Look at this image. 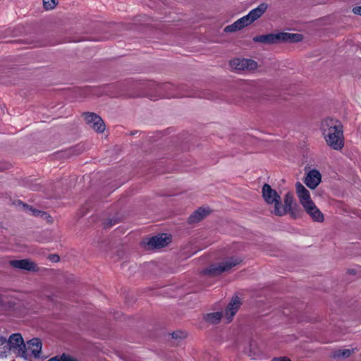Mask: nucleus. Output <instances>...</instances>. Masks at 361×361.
Wrapping results in <instances>:
<instances>
[{"label": "nucleus", "instance_id": "obj_1", "mask_svg": "<svg viewBox=\"0 0 361 361\" xmlns=\"http://www.w3.org/2000/svg\"><path fill=\"white\" fill-rule=\"evenodd\" d=\"M321 130L328 146L337 151L343 149L344 137L340 121L331 118H325L322 122Z\"/></svg>", "mask_w": 361, "mask_h": 361}, {"label": "nucleus", "instance_id": "obj_2", "mask_svg": "<svg viewBox=\"0 0 361 361\" xmlns=\"http://www.w3.org/2000/svg\"><path fill=\"white\" fill-rule=\"evenodd\" d=\"M240 348L252 360H260L263 357V353L257 342L252 338H246L244 339Z\"/></svg>", "mask_w": 361, "mask_h": 361}, {"label": "nucleus", "instance_id": "obj_3", "mask_svg": "<svg viewBox=\"0 0 361 361\" xmlns=\"http://www.w3.org/2000/svg\"><path fill=\"white\" fill-rule=\"evenodd\" d=\"M42 346V343L41 341L37 338H33L28 341L26 344L25 343V349H23V350H24L25 353L20 355V357L25 359L31 357L35 358L39 357Z\"/></svg>", "mask_w": 361, "mask_h": 361}, {"label": "nucleus", "instance_id": "obj_4", "mask_svg": "<svg viewBox=\"0 0 361 361\" xmlns=\"http://www.w3.org/2000/svg\"><path fill=\"white\" fill-rule=\"evenodd\" d=\"M230 66L236 71H253L257 69V63L250 59L237 58L230 61Z\"/></svg>", "mask_w": 361, "mask_h": 361}, {"label": "nucleus", "instance_id": "obj_5", "mask_svg": "<svg viewBox=\"0 0 361 361\" xmlns=\"http://www.w3.org/2000/svg\"><path fill=\"white\" fill-rule=\"evenodd\" d=\"M8 349L13 353L20 357V355H24L25 353L23 349H25V343L23 338L20 334H13L10 336L7 341Z\"/></svg>", "mask_w": 361, "mask_h": 361}, {"label": "nucleus", "instance_id": "obj_6", "mask_svg": "<svg viewBox=\"0 0 361 361\" xmlns=\"http://www.w3.org/2000/svg\"><path fill=\"white\" fill-rule=\"evenodd\" d=\"M295 192L303 209L315 204L311 198L310 191L300 182L295 183Z\"/></svg>", "mask_w": 361, "mask_h": 361}, {"label": "nucleus", "instance_id": "obj_7", "mask_svg": "<svg viewBox=\"0 0 361 361\" xmlns=\"http://www.w3.org/2000/svg\"><path fill=\"white\" fill-rule=\"evenodd\" d=\"M294 198L291 192H287L283 198V204L281 200L279 202L277 207H275L273 212L276 216H283L293 209Z\"/></svg>", "mask_w": 361, "mask_h": 361}, {"label": "nucleus", "instance_id": "obj_8", "mask_svg": "<svg viewBox=\"0 0 361 361\" xmlns=\"http://www.w3.org/2000/svg\"><path fill=\"white\" fill-rule=\"evenodd\" d=\"M84 117L86 123L88 124L90 128L99 133L104 132L105 125L100 116L94 113H85Z\"/></svg>", "mask_w": 361, "mask_h": 361}, {"label": "nucleus", "instance_id": "obj_9", "mask_svg": "<svg viewBox=\"0 0 361 361\" xmlns=\"http://www.w3.org/2000/svg\"><path fill=\"white\" fill-rule=\"evenodd\" d=\"M262 196L267 204H274V207H277L281 200L280 195L268 184H264L262 187Z\"/></svg>", "mask_w": 361, "mask_h": 361}, {"label": "nucleus", "instance_id": "obj_10", "mask_svg": "<svg viewBox=\"0 0 361 361\" xmlns=\"http://www.w3.org/2000/svg\"><path fill=\"white\" fill-rule=\"evenodd\" d=\"M242 297L236 294L233 295L227 305V322H230L242 305Z\"/></svg>", "mask_w": 361, "mask_h": 361}, {"label": "nucleus", "instance_id": "obj_11", "mask_svg": "<svg viewBox=\"0 0 361 361\" xmlns=\"http://www.w3.org/2000/svg\"><path fill=\"white\" fill-rule=\"evenodd\" d=\"M171 242V237L166 233L152 237L149 239L147 245L152 249L161 248Z\"/></svg>", "mask_w": 361, "mask_h": 361}, {"label": "nucleus", "instance_id": "obj_12", "mask_svg": "<svg viewBox=\"0 0 361 361\" xmlns=\"http://www.w3.org/2000/svg\"><path fill=\"white\" fill-rule=\"evenodd\" d=\"M322 176L316 169L310 170L306 175L304 183L310 189H315L321 183Z\"/></svg>", "mask_w": 361, "mask_h": 361}, {"label": "nucleus", "instance_id": "obj_13", "mask_svg": "<svg viewBox=\"0 0 361 361\" xmlns=\"http://www.w3.org/2000/svg\"><path fill=\"white\" fill-rule=\"evenodd\" d=\"M10 264L14 268L26 270L29 271H37V266L30 259H18L10 261Z\"/></svg>", "mask_w": 361, "mask_h": 361}, {"label": "nucleus", "instance_id": "obj_14", "mask_svg": "<svg viewBox=\"0 0 361 361\" xmlns=\"http://www.w3.org/2000/svg\"><path fill=\"white\" fill-rule=\"evenodd\" d=\"M211 212L209 207H200L195 210L188 218L189 224L198 223L207 216Z\"/></svg>", "mask_w": 361, "mask_h": 361}, {"label": "nucleus", "instance_id": "obj_15", "mask_svg": "<svg viewBox=\"0 0 361 361\" xmlns=\"http://www.w3.org/2000/svg\"><path fill=\"white\" fill-rule=\"evenodd\" d=\"M255 42L271 44L280 42V35L279 33H270L268 35H258L253 38Z\"/></svg>", "mask_w": 361, "mask_h": 361}, {"label": "nucleus", "instance_id": "obj_16", "mask_svg": "<svg viewBox=\"0 0 361 361\" xmlns=\"http://www.w3.org/2000/svg\"><path fill=\"white\" fill-rule=\"evenodd\" d=\"M267 8L268 4L262 3L257 8L252 9L248 14H247L251 23L259 19L267 11Z\"/></svg>", "mask_w": 361, "mask_h": 361}, {"label": "nucleus", "instance_id": "obj_17", "mask_svg": "<svg viewBox=\"0 0 361 361\" xmlns=\"http://www.w3.org/2000/svg\"><path fill=\"white\" fill-rule=\"evenodd\" d=\"M305 212L311 217L314 221L322 223L324 220V216L322 212L319 210L317 206L314 204L312 206L308 207L304 209Z\"/></svg>", "mask_w": 361, "mask_h": 361}, {"label": "nucleus", "instance_id": "obj_18", "mask_svg": "<svg viewBox=\"0 0 361 361\" xmlns=\"http://www.w3.org/2000/svg\"><path fill=\"white\" fill-rule=\"evenodd\" d=\"M226 270V264H212L209 268L204 271V274L209 276H216L224 272Z\"/></svg>", "mask_w": 361, "mask_h": 361}, {"label": "nucleus", "instance_id": "obj_19", "mask_svg": "<svg viewBox=\"0 0 361 361\" xmlns=\"http://www.w3.org/2000/svg\"><path fill=\"white\" fill-rule=\"evenodd\" d=\"M280 42H297L302 40V35L300 34H293L288 32H279Z\"/></svg>", "mask_w": 361, "mask_h": 361}, {"label": "nucleus", "instance_id": "obj_20", "mask_svg": "<svg viewBox=\"0 0 361 361\" xmlns=\"http://www.w3.org/2000/svg\"><path fill=\"white\" fill-rule=\"evenodd\" d=\"M223 317V314L221 312H216L208 313L204 315V319L205 322L210 324H218Z\"/></svg>", "mask_w": 361, "mask_h": 361}, {"label": "nucleus", "instance_id": "obj_21", "mask_svg": "<svg viewBox=\"0 0 361 361\" xmlns=\"http://www.w3.org/2000/svg\"><path fill=\"white\" fill-rule=\"evenodd\" d=\"M243 259L238 255H231L227 257V270L241 263Z\"/></svg>", "mask_w": 361, "mask_h": 361}, {"label": "nucleus", "instance_id": "obj_22", "mask_svg": "<svg viewBox=\"0 0 361 361\" xmlns=\"http://www.w3.org/2000/svg\"><path fill=\"white\" fill-rule=\"evenodd\" d=\"M354 350L350 349H343V350H338L334 353V356L337 358H346L348 357Z\"/></svg>", "mask_w": 361, "mask_h": 361}, {"label": "nucleus", "instance_id": "obj_23", "mask_svg": "<svg viewBox=\"0 0 361 361\" xmlns=\"http://www.w3.org/2000/svg\"><path fill=\"white\" fill-rule=\"evenodd\" d=\"M236 21H237L239 27H240V29H243V27L251 24V22L250 21L249 18L247 17V15L240 18V19H238Z\"/></svg>", "mask_w": 361, "mask_h": 361}, {"label": "nucleus", "instance_id": "obj_24", "mask_svg": "<svg viewBox=\"0 0 361 361\" xmlns=\"http://www.w3.org/2000/svg\"><path fill=\"white\" fill-rule=\"evenodd\" d=\"M43 4L46 10H51L57 4V0H43Z\"/></svg>", "mask_w": 361, "mask_h": 361}, {"label": "nucleus", "instance_id": "obj_25", "mask_svg": "<svg viewBox=\"0 0 361 361\" xmlns=\"http://www.w3.org/2000/svg\"><path fill=\"white\" fill-rule=\"evenodd\" d=\"M241 30L237 21L234 22L232 25L227 26V32H235Z\"/></svg>", "mask_w": 361, "mask_h": 361}, {"label": "nucleus", "instance_id": "obj_26", "mask_svg": "<svg viewBox=\"0 0 361 361\" xmlns=\"http://www.w3.org/2000/svg\"><path fill=\"white\" fill-rule=\"evenodd\" d=\"M185 94H181L179 93H173V92H169L163 95V97H184Z\"/></svg>", "mask_w": 361, "mask_h": 361}, {"label": "nucleus", "instance_id": "obj_27", "mask_svg": "<svg viewBox=\"0 0 361 361\" xmlns=\"http://www.w3.org/2000/svg\"><path fill=\"white\" fill-rule=\"evenodd\" d=\"M271 361H291L289 358L287 357H274L272 359Z\"/></svg>", "mask_w": 361, "mask_h": 361}, {"label": "nucleus", "instance_id": "obj_28", "mask_svg": "<svg viewBox=\"0 0 361 361\" xmlns=\"http://www.w3.org/2000/svg\"><path fill=\"white\" fill-rule=\"evenodd\" d=\"M353 11L355 14L361 16V6H357L353 8Z\"/></svg>", "mask_w": 361, "mask_h": 361}, {"label": "nucleus", "instance_id": "obj_29", "mask_svg": "<svg viewBox=\"0 0 361 361\" xmlns=\"http://www.w3.org/2000/svg\"><path fill=\"white\" fill-rule=\"evenodd\" d=\"M49 258L52 262H57L59 261V257L56 255H53L50 256Z\"/></svg>", "mask_w": 361, "mask_h": 361}, {"label": "nucleus", "instance_id": "obj_30", "mask_svg": "<svg viewBox=\"0 0 361 361\" xmlns=\"http://www.w3.org/2000/svg\"><path fill=\"white\" fill-rule=\"evenodd\" d=\"M173 87H173V85H172L171 84H169H169H166V85H164V88L165 90H171V89H172V88H173Z\"/></svg>", "mask_w": 361, "mask_h": 361}, {"label": "nucleus", "instance_id": "obj_31", "mask_svg": "<svg viewBox=\"0 0 361 361\" xmlns=\"http://www.w3.org/2000/svg\"><path fill=\"white\" fill-rule=\"evenodd\" d=\"M30 210L32 212L33 214L35 216L39 215L41 213V212L38 211V210H35V209L32 210L31 209H30Z\"/></svg>", "mask_w": 361, "mask_h": 361}, {"label": "nucleus", "instance_id": "obj_32", "mask_svg": "<svg viewBox=\"0 0 361 361\" xmlns=\"http://www.w3.org/2000/svg\"><path fill=\"white\" fill-rule=\"evenodd\" d=\"M4 301V296H3V295L0 294V305L1 304H3Z\"/></svg>", "mask_w": 361, "mask_h": 361}, {"label": "nucleus", "instance_id": "obj_33", "mask_svg": "<svg viewBox=\"0 0 361 361\" xmlns=\"http://www.w3.org/2000/svg\"><path fill=\"white\" fill-rule=\"evenodd\" d=\"M0 341H1V344L6 342V339L3 338L2 337H0Z\"/></svg>", "mask_w": 361, "mask_h": 361}, {"label": "nucleus", "instance_id": "obj_34", "mask_svg": "<svg viewBox=\"0 0 361 361\" xmlns=\"http://www.w3.org/2000/svg\"><path fill=\"white\" fill-rule=\"evenodd\" d=\"M173 337H176L177 336H176V334H173Z\"/></svg>", "mask_w": 361, "mask_h": 361}]
</instances>
